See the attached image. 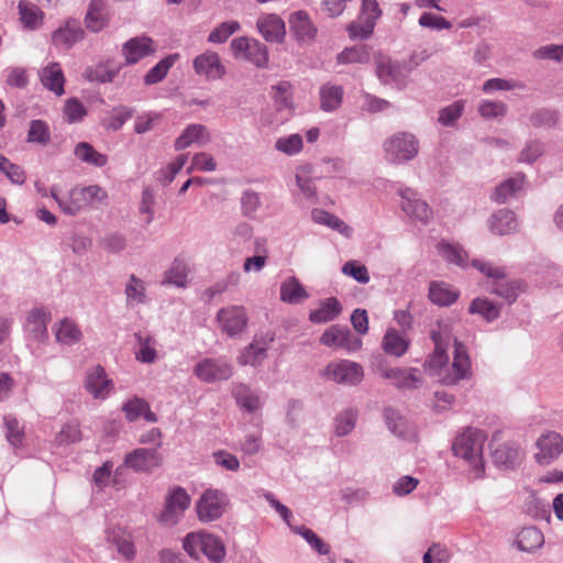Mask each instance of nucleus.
<instances>
[{"label": "nucleus", "instance_id": "5fc2aeb1", "mask_svg": "<svg viewBox=\"0 0 563 563\" xmlns=\"http://www.w3.org/2000/svg\"><path fill=\"white\" fill-rule=\"evenodd\" d=\"M558 122V112L550 109H537L529 115V124L534 129H552Z\"/></svg>", "mask_w": 563, "mask_h": 563}, {"label": "nucleus", "instance_id": "6ab92c4d", "mask_svg": "<svg viewBox=\"0 0 563 563\" xmlns=\"http://www.w3.org/2000/svg\"><path fill=\"white\" fill-rule=\"evenodd\" d=\"M195 71L209 79H220L225 74V68L221 64L217 53L208 51L198 55L192 63Z\"/></svg>", "mask_w": 563, "mask_h": 563}, {"label": "nucleus", "instance_id": "6e6d98bb", "mask_svg": "<svg viewBox=\"0 0 563 563\" xmlns=\"http://www.w3.org/2000/svg\"><path fill=\"white\" fill-rule=\"evenodd\" d=\"M357 420V410L347 408L340 412L334 422V432L338 437H345L350 434L355 428Z\"/></svg>", "mask_w": 563, "mask_h": 563}, {"label": "nucleus", "instance_id": "a18cd8bd", "mask_svg": "<svg viewBox=\"0 0 563 563\" xmlns=\"http://www.w3.org/2000/svg\"><path fill=\"white\" fill-rule=\"evenodd\" d=\"M179 54H170L161 59L144 76V84L147 86L161 82L168 74L169 69L178 60Z\"/></svg>", "mask_w": 563, "mask_h": 563}, {"label": "nucleus", "instance_id": "bb28decb", "mask_svg": "<svg viewBox=\"0 0 563 563\" xmlns=\"http://www.w3.org/2000/svg\"><path fill=\"white\" fill-rule=\"evenodd\" d=\"M55 339L59 344L74 345L77 344L82 333L77 323L70 318H64L53 327Z\"/></svg>", "mask_w": 563, "mask_h": 563}, {"label": "nucleus", "instance_id": "423d86ee", "mask_svg": "<svg viewBox=\"0 0 563 563\" xmlns=\"http://www.w3.org/2000/svg\"><path fill=\"white\" fill-rule=\"evenodd\" d=\"M383 148L387 162L400 165L418 155L419 141L412 133L397 132L384 142Z\"/></svg>", "mask_w": 563, "mask_h": 563}, {"label": "nucleus", "instance_id": "a19ab883", "mask_svg": "<svg viewBox=\"0 0 563 563\" xmlns=\"http://www.w3.org/2000/svg\"><path fill=\"white\" fill-rule=\"evenodd\" d=\"M133 114V109L125 106H118L112 109L111 113L100 120V125L106 131L115 132L119 131Z\"/></svg>", "mask_w": 563, "mask_h": 563}, {"label": "nucleus", "instance_id": "4468645a", "mask_svg": "<svg viewBox=\"0 0 563 563\" xmlns=\"http://www.w3.org/2000/svg\"><path fill=\"white\" fill-rule=\"evenodd\" d=\"M217 320L221 330L229 336L240 334L247 324V316L243 307L230 306L218 311Z\"/></svg>", "mask_w": 563, "mask_h": 563}, {"label": "nucleus", "instance_id": "dca6fc26", "mask_svg": "<svg viewBox=\"0 0 563 563\" xmlns=\"http://www.w3.org/2000/svg\"><path fill=\"white\" fill-rule=\"evenodd\" d=\"M85 32L76 19H68L52 33V43L57 48L69 49L84 38Z\"/></svg>", "mask_w": 563, "mask_h": 563}, {"label": "nucleus", "instance_id": "2f4dec72", "mask_svg": "<svg viewBox=\"0 0 563 563\" xmlns=\"http://www.w3.org/2000/svg\"><path fill=\"white\" fill-rule=\"evenodd\" d=\"M273 336L269 338L268 341L260 342L258 340H254L249 346L244 349L241 355L238 358L239 364L246 366H257L260 365L267 356V350L269 347V343L273 341Z\"/></svg>", "mask_w": 563, "mask_h": 563}, {"label": "nucleus", "instance_id": "49530a36", "mask_svg": "<svg viewBox=\"0 0 563 563\" xmlns=\"http://www.w3.org/2000/svg\"><path fill=\"white\" fill-rule=\"evenodd\" d=\"M75 156L81 162L96 167H103L108 163V156L93 148L87 142H80L74 151Z\"/></svg>", "mask_w": 563, "mask_h": 563}, {"label": "nucleus", "instance_id": "c85d7f7f", "mask_svg": "<svg viewBox=\"0 0 563 563\" xmlns=\"http://www.w3.org/2000/svg\"><path fill=\"white\" fill-rule=\"evenodd\" d=\"M309 298V294L295 276L284 279L280 284V300L289 305H298Z\"/></svg>", "mask_w": 563, "mask_h": 563}, {"label": "nucleus", "instance_id": "a211bd4d", "mask_svg": "<svg viewBox=\"0 0 563 563\" xmlns=\"http://www.w3.org/2000/svg\"><path fill=\"white\" fill-rule=\"evenodd\" d=\"M113 383L108 378L104 368L96 365L87 372L85 389L96 399H104L109 396Z\"/></svg>", "mask_w": 563, "mask_h": 563}, {"label": "nucleus", "instance_id": "5701e85b", "mask_svg": "<svg viewBox=\"0 0 563 563\" xmlns=\"http://www.w3.org/2000/svg\"><path fill=\"white\" fill-rule=\"evenodd\" d=\"M488 225L494 234L506 235L517 231L518 221L514 211L500 209L492 214Z\"/></svg>", "mask_w": 563, "mask_h": 563}, {"label": "nucleus", "instance_id": "ea45409f", "mask_svg": "<svg viewBox=\"0 0 563 563\" xmlns=\"http://www.w3.org/2000/svg\"><path fill=\"white\" fill-rule=\"evenodd\" d=\"M107 0H91L85 22L86 26L92 32H99L108 24V18L104 14Z\"/></svg>", "mask_w": 563, "mask_h": 563}, {"label": "nucleus", "instance_id": "4d7b16f0", "mask_svg": "<svg viewBox=\"0 0 563 563\" xmlns=\"http://www.w3.org/2000/svg\"><path fill=\"white\" fill-rule=\"evenodd\" d=\"M339 64H366L369 62V52L365 45L347 47L336 56Z\"/></svg>", "mask_w": 563, "mask_h": 563}, {"label": "nucleus", "instance_id": "aec40b11", "mask_svg": "<svg viewBox=\"0 0 563 563\" xmlns=\"http://www.w3.org/2000/svg\"><path fill=\"white\" fill-rule=\"evenodd\" d=\"M211 141V135L203 124L191 123L187 125L180 135L175 140L176 151L185 150L192 144L205 146Z\"/></svg>", "mask_w": 563, "mask_h": 563}, {"label": "nucleus", "instance_id": "20e7f679", "mask_svg": "<svg viewBox=\"0 0 563 563\" xmlns=\"http://www.w3.org/2000/svg\"><path fill=\"white\" fill-rule=\"evenodd\" d=\"M472 266L489 279V292L504 298L508 303L515 302L519 295L526 291L527 284L521 279L507 280L506 269L501 266H496L490 262L479 260H474Z\"/></svg>", "mask_w": 563, "mask_h": 563}, {"label": "nucleus", "instance_id": "864d4df0", "mask_svg": "<svg viewBox=\"0 0 563 563\" xmlns=\"http://www.w3.org/2000/svg\"><path fill=\"white\" fill-rule=\"evenodd\" d=\"M189 268L185 261L176 258L166 272L163 284L185 287L188 280Z\"/></svg>", "mask_w": 563, "mask_h": 563}, {"label": "nucleus", "instance_id": "c9c22d12", "mask_svg": "<svg viewBox=\"0 0 563 563\" xmlns=\"http://www.w3.org/2000/svg\"><path fill=\"white\" fill-rule=\"evenodd\" d=\"M126 307L147 303L146 284L134 274L130 275L124 288Z\"/></svg>", "mask_w": 563, "mask_h": 563}, {"label": "nucleus", "instance_id": "f03ea898", "mask_svg": "<svg viewBox=\"0 0 563 563\" xmlns=\"http://www.w3.org/2000/svg\"><path fill=\"white\" fill-rule=\"evenodd\" d=\"M49 196L65 214L71 217L77 216L85 208L101 209L108 202V194L99 185L76 186L66 197H59L58 189L54 186L49 190Z\"/></svg>", "mask_w": 563, "mask_h": 563}, {"label": "nucleus", "instance_id": "09e8293b", "mask_svg": "<svg viewBox=\"0 0 563 563\" xmlns=\"http://www.w3.org/2000/svg\"><path fill=\"white\" fill-rule=\"evenodd\" d=\"M382 345L386 353L401 356L407 352L409 342L402 334L390 329L385 333Z\"/></svg>", "mask_w": 563, "mask_h": 563}, {"label": "nucleus", "instance_id": "39448f33", "mask_svg": "<svg viewBox=\"0 0 563 563\" xmlns=\"http://www.w3.org/2000/svg\"><path fill=\"white\" fill-rule=\"evenodd\" d=\"M183 548L191 558H198L199 552H202L214 563H220L225 556V547L221 539L207 532L188 533Z\"/></svg>", "mask_w": 563, "mask_h": 563}, {"label": "nucleus", "instance_id": "72a5a7b5", "mask_svg": "<svg viewBox=\"0 0 563 563\" xmlns=\"http://www.w3.org/2000/svg\"><path fill=\"white\" fill-rule=\"evenodd\" d=\"M459 291L444 282H431L429 299L438 306H450L459 298Z\"/></svg>", "mask_w": 563, "mask_h": 563}, {"label": "nucleus", "instance_id": "79ce46f5", "mask_svg": "<svg viewBox=\"0 0 563 563\" xmlns=\"http://www.w3.org/2000/svg\"><path fill=\"white\" fill-rule=\"evenodd\" d=\"M468 313L478 314L485 321L493 322L500 316V307L488 298L477 297L472 300L468 307Z\"/></svg>", "mask_w": 563, "mask_h": 563}, {"label": "nucleus", "instance_id": "a878e982", "mask_svg": "<svg viewBox=\"0 0 563 563\" xmlns=\"http://www.w3.org/2000/svg\"><path fill=\"white\" fill-rule=\"evenodd\" d=\"M525 181L526 175L523 173L516 174L495 188L492 199L497 203H505L509 198L523 190Z\"/></svg>", "mask_w": 563, "mask_h": 563}, {"label": "nucleus", "instance_id": "f8f14e48", "mask_svg": "<svg viewBox=\"0 0 563 563\" xmlns=\"http://www.w3.org/2000/svg\"><path fill=\"white\" fill-rule=\"evenodd\" d=\"M398 192L401 197V209L406 214L424 224L432 219V209L419 198L417 191L411 188H404L399 189Z\"/></svg>", "mask_w": 563, "mask_h": 563}, {"label": "nucleus", "instance_id": "1a4fd4ad", "mask_svg": "<svg viewBox=\"0 0 563 563\" xmlns=\"http://www.w3.org/2000/svg\"><path fill=\"white\" fill-rule=\"evenodd\" d=\"M191 498L185 488L180 486L169 488L165 496L164 508L158 516V521L168 527L177 525L189 508Z\"/></svg>", "mask_w": 563, "mask_h": 563}, {"label": "nucleus", "instance_id": "052dcab7", "mask_svg": "<svg viewBox=\"0 0 563 563\" xmlns=\"http://www.w3.org/2000/svg\"><path fill=\"white\" fill-rule=\"evenodd\" d=\"M464 110V102L457 100L439 111L438 121L443 126H453L456 121L462 117Z\"/></svg>", "mask_w": 563, "mask_h": 563}, {"label": "nucleus", "instance_id": "c756f323", "mask_svg": "<svg viewBox=\"0 0 563 563\" xmlns=\"http://www.w3.org/2000/svg\"><path fill=\"white\" fill-rule=\"evenodd\" d=\"M41 82L45 88L60 96L64 93V74L58 63H51L40 73Z\"/></svg>", "mask_w": 563, "mask_h": 563}, {"label": "nucleus", "instance_id": "cd10ccee", "mask_svg": "<svg viewBox=\"0 0 563 563\" xmlns=\"http://www.w3.org/2000/svg\"><path fill=\"white\" fill-rule=\"evenodd\" d=\"M257 29L263 37L268 42L278 43L283 41L285 36L284 21L275 14L260 18L257 21Z\"/></svg>", "mask_w": 563, "mask_h": 563}, {"label": "nucleus", "instance_id": "680f3d73", "mask_svg": "<svg viewBox=\"0 0 563 563\" xmlns=\"http://www.w3.org/2000/svg\"><path fill=\"white\" fill-rule=\"evenodd\" d=\"M261 206L262 201L258 192L252 189H246L242 192L241 211L244 217L254 218Z\"/></svg>", "mask_w": 563, "mask_h": 563}, {"label": "nucleus", "instance_id": "de8ad7c7", "mask_svg": "<svg viewBox=\"0 0 563 563\" xmlns=\"http://www.w3.org/2000/svg\"><path fill=\"white\" fill-rule=\"evenodd\" d=\"M343 100V89L335 85H323L320 88L321 109L330 112L336 110Z\"/></svg>", "mask_w": 563, "mask_h": 563}, {"label": "nucleus", "instance_id": "6e6552de", "mask_svg": "<svg viewBox=\"0 0 563 563\" xmlns=\"http://www.w3.org/2000/svg\"><path fill=\"white\" fill-rule=\"evenodd\" d=\"M228 495L217 488L206 489L196 503L199 521L209 523L220 519L229 506Z\"/></svg>", "mask_w": 563, "mask_h": 563}, {"label": "nucleus", "instance_id": "412c9836", "mask_svg": "<svg viewBox=\"0 0 563 563\" xmlns=\"http://www.w3.org/2000/svg\"><path fill=\"white\" fill-rule=\"evenodd\" d=\"M124 463L128 467H131L137 472L150 471L161 463V456L155 449H136L129 453Z\"/></svg>", "mask_w": 563, "mask_h": 563}, {"label": "nucleus", "instance_id": "603ef678", "mask_svg": "<svg viewBox=\"0 0 563 563\" xmlns=\"http://www.w3.org/2000/svg\"><path fill=\"white\" fill-rule=\"evenodd\" d=\"M273 98L278 110H286L288 113L294 109L292 86L289 81H280L272 87Z\"/></svg>", "mask_w": 563, "mask_h": 563}, {"label": "nucleus", "instance_id": "2eb2a0df", "mask_svg": "<svg viewBox=\"0 0 563 563\" xmlns=\"http://www.w3.org/2000/svg\"><path fill=\"white\" fill-rule=\"evenodd\" d=\"M51 312L45 308H35L27 312L24 323L25 333L32 340L44 343L48 339L47 324L51 321Z\"/></svg>", "mask_w": 563, "mask_h": 563}, {"label": "nucleus", "instance_id": "ddd939ff", "mask_svg": "<svg viewBox=\"0 0 563 563\" xmlns=\"http://www.w3.org/2000/svg\"><path fill=\"white\" fill-rule=\"evenodd\" d=\"M537 448L536 461L540 465H549L563 453V437L555 431L543 433L537 441Z\"/></svg>", "mask_w": 563, "mask_h": 563}, {"label": "nucleus", "instance_id": "c03bdc74", "mask_svg": "<svg viewBox=\"0 0 563 563\" xmlns=\"http://www.w3.org/2000/svg\"><path fill=\"white\" fill-rule=\"evenodd\" d=\"M437 249L441 257L448 263L455 264L460 267H465L467 265V253L461 245L441 241Z\"/></svg>", "mask_w": 563, "mask_h": 563}, {"label": "nucleus", "instance_id": "f704fd0d", "mask_svg": "<svg viewBox=\"0 0 563 563\" xmlns=\"http://www.w3.org/2000/svg\"><path fill=\"white\" fill-rule=\"evenodd\" d=\"M135 339L136 350L134 354L136 361L144 364H153L158 357L156 340L152 335H143L141 333H135Z\"/></svg>", "mask_w": 563, "mask_h": 563}, {"label": "nucleus", "instance_id": "393cba45", "mask_svg": "<svg viewBox=\"0 0 563 563\" xmlns=\"http://www.w3.org/2000/svg\"><path fill=\"white\" fill-rule=\"evenodd\" d=\"M120 69V65H117L111 60H104L97 65L87 67L84 73V77L89 81L99 84L112 82L118 76Z\"/></svg>", "mask_w": 563, "mask_h": 563}, {"label": "nucleus", "instance_id": "338daca9", "mask_svg": "<svg viewBox=\"0 0 563 563\" xmlns=\"http://www.w3.org/2000/svg\"><path fill=\"white\" fill-rule=\"evenodd\" d=\"M244 59L251 62L256 67H266L268 63L267 47L258 41L252 40V44Z\"/></svg>", "mask_w": 563, "mask_h": 563}, {"label": "nucleus", "instance_id": "3c124183", "mask_svg": "<svg viewBox=\"0 0 563 563\" xmlns=\"http://www.w3.org/2000/svg\"><path fill=\"white\" fill-rule=\"evenodd\" d=\"M20 20L30 30L38 29L43 23V12L35 5L25 1L19 3Z\"/></svg>", "mask_w": 563, "mask_h": 563}, {"label": "nucleus", "instance_id": "37998d69", "mask_svg": "<svg viewBox=\"0 0 563 563\" xmlns=\"http://www.w3.org/2000/svg\"><path fill=\"white\" fill-rule=\"evenodd\" d=\"M311 218L316 223L327 225L346 238L352 233L351 227L343 220L323 209H313L311 211Z\"/></svg>", "mask_w": 563, "mask_h": 563}, {"label": "nucleus", "instance_id": "0eeeda50", "mask_svg": "<svg viewBox=\"0 0 563 563\" xmlns=\"http://www.w3.org/2000/svg\"><path fill=\"white\" fill-rule=\"evenodd\" d=\"M320 377L339 385L357 386L364 378V369L357 362L338 360L328 363L320 371Z\"/></svg>", "mask_w": 563, "mask_h": 563}, {"label": "nucleus", "instance_id": "4c0bfd02", "mask_svg": "<svg viewBox=\"0 0 563 563\" xmlns=\"http://www.w3.org/2000/svg\"><path fill=\"white\" fill-rule=\"evenodd\" d=\"M376 74L379 80L387 85L397 81L401 76V69L398 63L390 57L378 55L375 58Z\"/></svg>", "mask_w": 563, "mask_h": 563}, {"label": "nucleus", "instance_id": "7ed1b4c3", "mask_svg": "<svg viewBox=\"0 0 563 563\" xmlns=\"http://www.w3.org/2000/svg\"><path fill=\"white\" fill-rule=\"evenodd\" d=\"M485 441L486 434L482 430L467 428L455 438L452 445L454 455L466 462L468 472L474 478H481L485 473L483 459Z\"/></svg>", "mask_w": 563, "mask_h": 563}, {"label": "nucleus", "instance_id": "bf43d9fd", "mask_svg": "<svg viewBox=\"0 0 563 563\" xmlns=\"http://www.w3.org/2000/svg\"><path fill=\"white\" fill-rule=\"evenodd\" d=\"M240 23L238 21H225L220 23L213 29L208 35V42L214 44L224 43L232 34L240 30Z\"/></svg>", "mask_w": 563, "mask_h": 563}, {"label": "nucleus", "instance_id": "b1692460", "mask_svg": "<svg viewBox=\"0 0 563 563\" xmlns=\"http://www.w3.org/2000/svg\"><path fill=\"white\" fill-rule=\"evenodd\" d=\"M342 312V305L335 297H329L320 301L319 307L311 310L309 320L312 323H327L335 320Z\"/></svg>", "mask_w": 563, "mask_h": 563}, {"label": "nucleus", "instance_id": "f257e3e1", "mask_svg": "<svg viewBox=\"0 0 563 563\" xmlns=\"http://www.w3.org/2000/svg\"><path fill=\"white\" fill-rule=\"evenodd\" d=\"M431 339L434 343L433 354L426 362L431 375L437 376L443 385H455L462 379L471 377V360L466 347L454 340L453 362L449 366V334L442 331H431Z\"/></svg>", "mask_w": 563, "mask_h": 563}, {"label": "nucleus", "instance_id": "9b49d317", "mask_svg": "<svg viewBox=\"0 0 563 563\" xmlns=\"http://www.w3.org/2000/svg\"><path fill=\"white\" fill-rule=\"evenodd\" d=\"M194 374L205 383L225 380L232 376V366L222 358H205L195 365Z\"/></svg>", "mask_w": 563, "mask_h": 563}, {"label": "nucleus", "instance_id": "9d476101", "mask_svg": "<svg viewBox=\"0 0 563 563\" xmlns=\"http://www.w3.org/2000/svg\"><path fill=\"white\" fill-rule=\"evenodd\" d=\"M320 343L334 350H344L346 353L356 352L362 347V339L340 324L327 328L320 336Z\"/></svg>", "mask_w": 563, "mask_h": 563}, {"label": "nucleus", "instance_id": "58836bf2", "mask_svg": "<svg viewBox=\"0 0 563 563\" xmlns=\"http://www.w3.org/2000/svg\"><path fill=\"white\" fill-rule=\"evenodd\" d=\"M515 543L521 552L530 553L542 547L544 537L538 528L527 527L518 533Z\"/></svg>", "mask_w": 563, "mask_h": 563}, {"label": "nucleus", "instance_id": "7c9ffc66", "mask_svg": "<svg viewBox=\"0 0 563 563\" xmlns=\"http://www.w3.org/2000/svg\"><path fill=\"white\" fill-rule=\"evenodd\" d=\"M416 368L401 369L398 367L387 368L383 372V377L390 379L393 384L400 389L417 388L420 382Z\"/></svg>", "mask_w": 563, "mask_h": 563}, {"label": "nucleus", "instance_id": "774afa93", "mask_svg": "<svg viewBox=\"0 0 563 563\" xmlns=\"http://www.w3.org/2000/svg\"><path fill=\"white\" fill-rule=\"evenodd\" d=\"M533 57L537 59H549L556 63L563 62V43L560 45L549 44L539 47L533 52Z\"/></svg>", "mask_w": 563, "mask_h": 563}, {"label": "nucleus", "instance_id": "f3484780", "mask_svg": "<svg viewBox=\"0 0 563 563\" xmlns=\"http://www.w3.org/2000/svg\"><path fill=\"white\" fill-rule=\"evenodd\" d=\"M156 52L154 42L148 36H136L126 41L122 54L128 65H134Z\"/></svg>", "mask_w": 563, "mask_h": 563}, {"label": "nucleus", "instance_id": "4be33fe9", "mask_svg": "<svg viewBox=\"0 0 563 563\" xmlns=\"http://www.w3.org/2000/svg\"><path fill=\"white\" fill-rule=\"evenodd\" d=\"M106 540L109 544L114 545L118 553L126 561H132L135 558V547L132 537L123 529L119 527L107 529Z\"/></svg>", "mask_w": 563, "mask_h": 563}, {"label": "nucleus", "instance_id": "e433bc0d", "mask_svg": "<svg viewBox=\"0 0 563 563\" xmlns=\"http://www.w3.org/2000/svg\"><path fill=\"white\" fill-rule=\"evenodd\" d=\"M492 457L497 466L512 468L519 463L521 453L516 445L504 443L494 449Z\"/></svg>", "mask_w": 563, "mask_h": 563}, {"label": "nucleus", "instance_id": "13d9d810", "mask_svg": "<svg viewBox=\"0 0 563 563\" xmlns=\"http://www.w3.org/2000/svg\"><path fill=\"white\" fill-rule=\"evenodd\" d=\"M27 142L47 145L51 142L48 124L43 120H33L27 132Z\"/></svg>", "mask_w": 563, "mask_h": 563}, {"label": "nucleus", "instance_id": "8fccbe9b", "mask_svg": "<svg viewBox=\"0 0 563 563\" xmlns=\"http://www.w3.org/2000/svg\"><path fill=\"white\" fill-rule=\"evenodd\" d=\"M238 405L247 412H255L260 409L258 396L246 385L240 384L233 390Z\"/></svg>", "mask_w": 563, "mask_h": 563}, {"label": "nucleus", "instance_id": "0e129e2a", "mask_svg": "<svg viewBox=\"0 0 563 563\" xmlns=\"http://www.w3.org/2000/svg\"><path fill=\"white\" fill-rule=\"evenodd\" d=\"M294 531L300 534L318 554L324 555L330 552L329 544L323 542L311 529L301 526L295 528Z\"/></svg>", "mask_w": 563, "mask_h": 563}, {"label": "nucleus", "instance_id": "473e14b6", "mask_svg": "<svg viewBox=\"0 0 563 563\" xmlns=\"http://www.w3.org/2000/svg\"><path fill=\"white\" fill-rule=\"evenodd\" d=\"M290 31L299 41H311L317 34L308 14L303 11H297L289 19Z\"/></svg>", "mask_w": 563, "mask_h": 563}, {"label": "nucleus", "instance_id": "e2e57ef3", "mask_svg": "<svg viewBox=\"0 0 563 563\" xmlns=\"http://www.w3.org/2000/svg\"><path fill=\"white\" fill-rule=\"evenodd\" d=\"M544 153V144L539 140H529L521 150L518 161L520 163L532 164Z\"/></svg>", "mask_w": 563, "mask_h": 563}, {"label": "nucleus", "instance_id": "69168bd1", "mask_svg": "<svg viewBox=\"0 0 563 563\" xmlns=\"http://www.w3.org/2000/svg\"><path fill=\"white\" fill-rule=\"evenodd\" d=\"M275 148L287 155L298 154L302 148V137L295 133L277 139Z\"/></svg>", "mask_w": 563, "mask_h": 563}]
</instances>
